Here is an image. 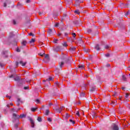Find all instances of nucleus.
<instances>
[{"mask_svg": "<svg viewBox=\"0 0 130 130\" xmlns=\"http://www.w3.org/2000/svg\"><path fill=\"white\" fill-rule=\"evenodd\" d=\"M13 122H16V121L18 123H20V120H19V118H20L19 115L16 114V113L13 114Z\"/></svg>", "mask_w": 130, "mask_h": 130, "instance_id": "1", "label": "nucleus"}, {"mask_svg": "<svg viewBox=\"0 0 130 130\" xmlns=\"http://www.w3.org/2000/svg\"><path fill=\"white\" fill-rule=\"evenodd\" d=\"M28 119L30 121L31 127L33 128L34 127H35V122H34V120H33L32 118L30 117H28Z\"/></svg>", "mask_w": 130, "mask_h": 130, "instance_id": "2", "label": "nucleus"}, {"mask_svg": "<svg viewBox=\"0 0 130 130\" xmlns=\"http://www.w3.org/2000/svg\"><path fill=\"white\" fill-rule=\"evenodd\" d=\"M16 76V73H14V74H12L11 76H9V78H14L15 81H19L20 79V77L19 76Z\"/></svg>", "mask_w": 130, "mask_h": 130, "instance_id": "3", "label": "nucleus"}, {"mask_svg": "<svg viewBox=\"0 0 130 130\" xmlns=\"http://www.w3.org/2000/svg\"><path fill=\"white\" fill-rule=\"evenodd\" d=\"M49 60H50V58H49V55L45 54L44 61H45V62H48Z\"/></svg>", "mask_w": 130, "mask_h": 130, "instance_id": "4", "label": "nucleus"}, {"mask_svg": "<svg viewBox=\"0 0 130 130\" xmlns=\"http://www.w3.org/2000/svg\"><path fill=\"white\" fill-rule=\"evenodd\" d=\"M63 108H64V107L61 106L60 108H58L57 109H55V111H57V112H58V113H61V110H63Z\"/></svg>", "mask_w": 130, "mask_h": 130, "instance_id": "5", "label": "nucleus"}, {"mask_svg": "<svg viewBox=\"0 0 130 130\" xmlns=\"http://www.w3.org/2000/svg\"><path fill=\"white\" fill-rule=\"evenodd\" d=\"M84 2V0H76L75 1V6H80V4Z\"/></svg>", "mask_w": 130, "mask_h": 130, "instance_id": "6", "label": "nucleus"}, {"mask_svg": "<svg viewBox=\"0 0 130 130\" xmlns=\"http://www.w3.org/2000/svg\"><path fill=\"white\" fill-rule=\"evenodd\" d=\"M14 36H15V35H14L13 32H11L8 39L9 42L13 40V37H14Z\"/></svg>", "mask_w": 130, "mask_h": 130, "instance_id": "7", "label": "nucleus"}, {"mask_svg": "<svg viewBox=\"0 0 130 130\" xmlns=\"http://www.w3.org/2000/svg\"><path fill=\"white\" fill-rule=\"evenodd\" d=\"M18 85L19 86H23V85H25V80H20L18 83Z\"/></svg>", "mask_w": 130, "mask_h": 130, "instance_id": "8", "label": "nucleus"}, {"mask_svg": "<svg viewBox=\"0 0 130 130\" xmlns=\"http://www.w3.org/2000/svg\"><path fill=\"white\" fill-rule=\"evenodd\" d=\"M62 49H63V48L61 46H58L55 48V51H60Z\"/></svg>", "mask_w": 130, "mask_h": 130, "instance_id": "9", "label": "nucleus"}, {"mask_svg": "<svg viewBox=\"0 0 130 130\" xmlns=\"http://www.w3.org/2000/svg\"><path fill=\"white\" fill-rule=\"evenodd\" d=\"M2 55H3L4 57H8V51H3L2 52Z\"/></svg>", "mask_w": 130, "mask_h": 130, "instance_id": "10", "label": "nucleus"}, {"mask_svg": "<svg viewBox=\"0 0 130 130\" xmlns=\"http://www.w3.org/2000/svg\"><path fill=\"white\" fill-rule=\"evenodd\" d=\"M73 23L75 25H79L80 24H82V21H81V20H75L73 21Z\"/></svg>", "mask_w": 130, "mask_h": 130, "instance_id": "11", "label": "nucleus"}, {"mask_svg": "<svg viewBox=\"0 0 130 130\" xmlns=\"http://www.w3.org/2000/svg\"><path fill=\"white\" fill-rule=\"evenodd\" d=\"M112 128H113V130H119V129L118 126H117L115 124H113Z\"/></svg>", "mask_w": 130, "mask_h": 130, "instance_id": "12", "label": "nucleus"}, {"mask_svg": "<svg viewBox=\"0 0 130 130\" xmlns=\"http://www.w3.org/2000/svg\"><path fill=\"white\" fill-rule=\"evenodd\" d=\"M61 59H63L64 60H65L67 63H68V62H69V61L70 60V59L69 58H66V57H64V56H63L61 57Z\"/></svg>", "mask_w": 130, "mask_h": 130, "instance_id": "13", "label": "nucleus"}, {"mask_svg": "<svg viewBox=\"0 0 130 130\" xmlns=\"http://www.w3.org/2000/svg\"><path fill=\"white\" fill-rule=\"evenodd\" d=\"M17 41L14 39L13 41L11 42V44H12V45H17Z\"/></svg>", "mask_w": 130, "mask_h": 130, "instance_id": "14", "label": "nucleus"}, {"mask_svg": "<svg viewBox=\"0 0 130 130\" xmlns=\"http://www.w3.org/2000/svg\"><path fill=\"white\" fill-rule=\"evenodd\" d=\"M20 64H21L22 67H25L26 66V64L27 63V62H23V61H20L19 62Z\"/></svg>", "mask_w": 130, "mask_h": 130, "instance_id": "15", "label": "nucleus"}, {"mask_svg": "<svg viewBox=\"0 0 130 130\" xmlns=\"http://www.w3.org/2000/svg\"><path fill=\"white\" fill-rule=\"evenodd\" d=\"M97 114L96 113V112H92V115L93 117H98V116L96 115Z\"/></svg>", "mask_w": 130, "mask_h": 130, "instance_id": "16", "label": "nucleus"}, {"mask_svg": "<svg viewBox=\"0 0 130 130\" xmlns=\"http://www.w3.org/2000/svg\"><path fill=\"white\" fill-rule=\"evenodd\" d=\"M26 117V115L22 114L19 115V118H25Z\"/></svg>", "mask_w": 130, "mask_h": 130, "instance_id": "17", "label": "nucleus"}, {"mask_svg": "<svg viewBox=\"0 0 130 130\" xmlns=\"http://www.w3.org/2000/svg\"><path fill=\"white\" fill-rule=\"evenodd\" d=\"M122 81H124V82H126V77H125V75H122Z\"/></svg>", "mask_w": 130, "mask_h": 130, "instance_id": "18", "label": "nucleus"}, {"mask_svg": "<svg viewBox=\"0 0 130 130\" xmlns=\"http://www.w3.org/2000/svg\"><path fill=\"white\" fill-rule=\"evenodd\" d=\"M78 68L79 69H81V70H84V69H85V66L84 65H79Z\"/></svg>", "mask_w": 130, "mask_h": 130, "instance_id": "19", "label": "nucleus"}, {"mask_svg": "<svg viewBox=\"0 0 130 130\" xmlns=\"http://www.w3.org/2000/svg\"><path fill=\"white\" fill-rule=\"evenodd\" d=\"M59 64L60 68L61 69V68H62L63 64H64V62H63L62 61L60 62H59Z\"/></svg>", "mask_w": 130, "mask_h": 130, "instance_id": "20", "label": "nucleus"}, {"mask_svg": "<svg viewBox=\"0 0 130 130\" xmlns=\"http://www.w3.org/2000/svg\"><path fill=\"white\" fill-rule=\"evenodd\" d=\"M95 49L96 50H100V47H99V44H97V45H95Z\"/></svg>", "mask_w": 130, "mask_h": 130, "instance_id": "21", "label": "nucleus"}, {"mask_svg": "<svg viewBox=\"0 0 130 130\" xmlns=\"http://www.w3.org/2000/svg\"><path fill=\"white\" fill-rule=\"evenodd\" d=\"M95 90H96V87H92L90 89V92H94V91H95Z\"/></svg>", "mask_w": 130, "mask_h": 130, "instance_id": "22", "label": "nucleus"}, {"mask_svg": "<svg viewBox=\"0 0 130 130\" xmlns=\"http://www.w3.org/2000/svg\"><path fill=\"white\" fill-rule=\"evenodd\" d=\"M37 119L38 121H39V122H41V121H42V118H41V117H38Z\"/></svg>", "mask_w": 130, "mask_h": 130, "instance_id": "23", "label": "nucleus"}, {"mask_svg": "<svg viewBox=\"0 0 130 130\" xmlns=\"http://www.w3.org/2000/svg\"><path fill=\"white\" fill-rule=\"evenodd\" d=\"M36 40L35 39H31V40L30 41H29V43L31 44V43H34V42H35Z\"/></svg>", "mask_w": 130, "mask_h": 130, "instance_id": "24", "label": "nucleus"}, {"mask_svg": "<svg viewBox=\"0 0 130 130\" xmlns=\"http://www.w3.org/2000/svg\"><path fill=\"white\" fill-rule=\"evenodd\" d=\"M48 33L49 35H50L51 34H52V29H51V28H49Z\"/></svg>", "mask_w": 130, "mask_h": 130, "instance_id": "25", "label": "nucleus"}, {"mask_svg": "<svg viewBox=\"0 0 130 130\" xmlns=\"http://www.w3.org/2000/svg\"><path fill=\"white\" fill-rule=\"evenodd\" d=\"M37 109H38L37 108H31V111H32V112H35L36 110H37Z\"/></svg>", "mask_w": 130, "mask_h": 130, "instance_id": "26", "label": "nucleus"}, {"mask_svg": "<svg viewBox=\"0 0 130 130\" xmlns=\"http://www.w3.org/2000/svg\"><path fill=\"white\" fill-rule=\"evenodd\" d=\"M49 110H48V109H47V110H46V111H45V115H49Z\"/></svg>", "mask_w": 130, "mask_h": 130, "instance_id": "27", "label": "nucleus"}, {"mask_svg": "<svg viewBox=\"0 0 130 130\" xmlns=\"http://www.w3.org/2000/svg\"><path fill=\"white\" fill-rule=\"evenodd\" d=\"M85 95L86 94L85 93V92H81L80 93V97H85Z\"/></svg>", "mask_w": 130, "mask_h": 130, "instance_id": "28", "label": "nucleus"}, {"mask_svg": "<svg viewBox=\"0 0 130 130\" xmlns=\"http://www.w3.org/2000/svg\"><path fill=\"white\" fill-rule=\"evenodd\" d=\"M70 50H71V51H75L76 50V47H71Z\"/></svg>", "mask_w": 130, "mask_h": 130, "instance_id": "29", "label": "nucleus"}, {"mask_svg": "<svg viewBox=\"0 0 130 130\" xmlns=\"http://www.w3.org/2000/svg\"><path fill=\"white\" fill-rule=\"evenodd\" d=\"M74 12L75 13V14H77V15H80V11H79V10H76L74 11Z\"/></svg>", "mask_w": 130, "mask_h": 130, "instance_id": "30", "label": "nucleus"}, {"mask_svg": "<svg viewBox=\"0 0 130 130\" xmlns=\"http://www.w3.org/2000/svg\"><path fill=\"white\" fill-rule=\"evenodd\" d=\"M22 45H24V46H25L26 44H27V41H23L22 42Z\"/></svg>", "mask_w": 130, "mask_h": 130, "instance_id": "31", "label": "nucleus"}, {"mask_svg": "<svg viewBox=\"0 0 130 130\" xmlns=\"http://www.w3.org/2000/svg\"><path fill=\"white\" fill-rule=\"evenodd\" d=\"M111 104L112 106H115V105H116V101L112 102V103Z\"/></svg>", "mask_w": 130, "mask_h": 130, "instance_id": "32", "label": "nucleus"}, {"mask_svg": "<svg viewBox=\"0 0 130 130\" xmlns=\"http://www.w3.org/2000/svg\"><path fill=\"white\" fill-rule=\"evenodd\" d=\"M96 78L98 81H100V80H101V77H100V76H99L98 75H96Z\"/></svg>", "mask_w": 130, "mask_h": 130, "instance_id": "33", "label": "nucleus"}, {"mask_svg": "<svg viewBox=\"0 0 130 130\" xmlns=\"http://www.w3.org/2000/svg\"><path fill=\"white\" fill-rule=\"evenodd\" d=\"M87 33L88 34H91V33H92V29H87Z\"/></svg>", "mask_w": 130, "mask_h": 130, "instance_id": "34", "label": "nucleus"}, {"mask_svg": "<svg viewBox=\"0 0 130 130\" xmlns=\"http://www.w3.org/2000/svg\"><path fill=\"white\" fill-rule=\"evenodd\" d=\"M20 123H18V122L14 124V127L16 128H18V126L19 125Z\"/></svg>", "mask_w": 130, "mask_h": 130, "instance_id": "35", "label": "nucleus"}, {"mask_svg": "<svg viewBox=\"0 0 130 130\" xmlns=\"http://www.w3.org/2000/svg\"><path fill=\"white\" fill-rule=\"evenodd\" d=\"M28 35H29V36H32V37H34V36H35V35L34 34L32 33V32L29 33V34H28Z\"/></svg>", "mask_w": 130, "mask_h": 130, "instance_id": "36", "label": "nucleus"}, {"mask_svg": "<svg viewBox=\"0 0 130 130\" xmlns=\"http://www.w3.org/2000/svg\"><path fill=\"white\" fill-rule=\"evenodd\" d=\"M69 117H70V116L69 115L68 113H66V116L65 117V119H68L69 118Z\"/></svg>", "mask_w": 130, "mask_h": 130, "instance_id": "37", "label": "nucleus"}, {"mask_svg": "<svg viewBox=\"0 0 130 130\" xmlns=\"http://www.w3.org/2000/svg\"><path fill=\"white\" fill-rule=\"evenodd\" d=\"M39 55H40L41 56H42V57H43V56H44V55H45V53H43V54H42L41 53H40L39 54Z\"/></svg>", "mask_w": 130, "mask_h": 130, "instance_id": "38", "label": "nucleus"}, {"mask_svg": "<svg viewBox=\"0 0 130 130\" xmlns=\"http://www.w3.org/2000/svg\"><path fill=\"white\" fill-rule=\"evenodd\" d=\"M17 7L18 8H21V7H22V4H21L20 3H18L17 4Z\"/></svg>", "mask_w": 130, "mask_h": 130, "instance_id": "39", "label": "nucleus"}, {"mask_svg": "<svg viewBox=\"0 0 130 130\" xmlns=\"http://www.w3.org/2000/svg\"><path fill=\"white\" fill-rule=\"evenodd\" d=\"M70 122H72L73 123V124H75L76 123V122H75V121L73 120L72 119H70Z\"/></svg>", "mask_w": 130, "mask_h": 130, "instance_id": "40", "label": "nucleus"}, {"mask_svg": "<svg viewBox=\"0 0 130 130\" xmlns=\"http://www.w3.org/2000/svg\"><path fill=\"white\" fill-rule=\"evenodd\" d=\"M47 120H48V121L51 122L52 121V119L51 118H48Z\"/></svg>", "mask_w": 130, "mask_h": 130, "instance_id": "41", "label": "nucleus"}, {"mask_svg": "<svg viewBox=\"0 0 130 130\" xmlns=\"http://www.w3.org/2000/svg\"><path fill=\"white\" fill-rule=\"evenodd\" d=\"M83 50L84 52H86V53L89 52V49H84Z\"/></svg>", "mask_w": 130, "mask_h": 130, "instance_id": "42", "label": "nucleus"}, {"mask_svg": "<svg viewBox=\"0 0 130 130\" xmlns=\"http://www.w3.org/2000/svg\"><path fill=\"white\" fill-rule=\"evenodd\" d=\"M125 106L127 107V108H129V109H130V104H126Z\"/></svg>", "mask_w": 130, "mask_h": 130, "instance_id": "43", "label": "nucleus"}, {"mask_svg": "<svg viewBox=\"0 0 130 130\" xmlns=\"http://www.w3.org/2000/svg\"><path fill=\"white\" fill-rule=\"evenodd\" d=\"M17 103H22V101H21V99H17Z\"/></svg>", "mask_w": 130, "mask_h": 130, "instance_id": "44", "label": "nucleus"}, {"mask_svg": "<svg viewBox=\"0 0 130 130\" xmlns=\"http://www.w3.org/2000/svg\"><path fill=\"white\" fill-rule=\"evenodd\" d=\"M24 90H29V86H27L24 87Z\"/></svg>", "mask_w": 130, "mask_h": 130, "instance_id": "45", "label": "nucleus"}, {"mask_svg": "<svg viewBox=\"0 0 130 130\" xmlns=\"http://www.w3.org/2000/svg\"><path fill=\"white\" fill-rule=\"evenodd\" d=\"M52 77H50L48 79H46V81H52Z\"/></svg>", "mask_w": 130, "mask_h": 130, "instance_id": "46", "label": "nucleus"}, {"mask_svg": "<svg viewBox=\"0 0 130 130\" xmlns=\"http://www.w3.org/2000/svg\"><path fill=\"white\" fill-rule=\"evenodd\" d=\"M128 96H129V93H126L125 97V98H128Z\"/></svg>", "mask_w": 130, "mask_h": 130, "instance_id": "47", "label": "nucleus"}, {"mask_svg": "<svg viewBox=\"0 0 130 130\" xmlns=\"http://www.w3.org/2000/svg\"><path fill=\"white\" fill-rule=\"evenodd\" d=\"M0 66L1 67V68H3V67H5V64L0 62Z\"/></svg>", "mask_w": 130, "mask_h": 130, "instance_id": "48", "label": "nucleus"}, {"mask_svg": "<svg viewBox=\"0 0 130 130\" xmlns=\"http://www.w3.org/2000/svg\"><path fill=\"white\" fill-rule=\"evenodd\" d=\"M105 56H106V57H109V56H110V53H108L105 55Z\"/></svg>", "mask_w": 130, "mask_h": 130, "instance_id": "49", "label": "nucleus"}, {"mask_svg": "<svg viewBox=\"0 0 130 130\" xmlns=\"http://www.w3.org/2000/svg\"><path fill=\"white\" fill-rule=\"evenodd\" d=\"M76 115H77L78 116H80V112L77 111L76 112Z\"/></svg>", "mask_w": 130, "mask_h": 130, "instance_id": "50", "label": "nucleus"}, {"mask_svg": "<svg viewBox=\"0 0 130 130\" xmlns=\"http://www.w3.org/2000/svg\"><path fill=\"white\" fill-rule=\"evenodd\" d=\"M69 4H72L73 0H66Z\"/></svg>", "mask_w": 130, "mask_h": 130, "instance_id": "51", "label": "nucleus"}, {"mask_svg": "<svg viewBox=\"0 0 130 130\" xmlns=\"http://www.w3.org/2000/svg\"><path fill=\"white\" fill-rule=\"evenodd\" d=\"M63 46H64L65 47H67L68 46V45L67 44V43H64L63 44Z\"/></svg>", "mask_w": 130, "mask_h": 130, "instance_id": "52", "label": "nucleus"}, {"mask_svg": "<svg viewBox=\"0 0 130 130\" xmlns=\"http://www.w3.org/2000/svg\"><path fill=\"white\" fill-rule=\"evenodd\" d=\"M6 4H11V1L10 0H7L6 1Z\"/></svg>", "mask_w": 130, "mask_h": 130, "instance_id": "53", "label": "nucleus"}, {"mask_svg": "<svg viewBox=\"0 0 130 130\" xmlns=\"http://www.w3.org/2000/svg\"><path fill=\"white\" fill-rule=\"evenodd\" d=\"M72 35L74 38H76V33L75 32L72 33Z\"/></svg>", "mask_w": 130, "mask_h": 130, "instance_id": "54", "label": "nucleus"}, {"mask_svg": "<svg viewBox=\"0 0 130 130\" xmlns=\"http://www.w3.org/2000/svg\"><path fill=\"white\" fill-rule=\"evenodd\" d=\"M13 23L14 25H16L17 24V22H16V21H15V20H13Z\"/></svg>", "mask_w": 130, "mask_h": 130, "instance_id": "55", "label": "nucleus"}, {"mask_svg": "<svg viewBox=\"0 0 130 130\" xmlns=\"http://www.w3.org/2000/svg\"><path fill=\"white\" fill-rule=\"evenodd\" d=\"M16 51L17 52H20L21 51V50H20V49H19V48H17L16 49Z\"/></svg>", "mask_w": 130, "mask_h": 130, "instance_id": "56", "label": "nucleus"}, {"mask_svg": "<svg viewBox=\"0 0 130 130\" xmlns=\"http://www.w3.org/2000/svg\"><path fill=\"white\" fill-rule=\"evenodd\" d=\"M117 95V92H115L114 93V94L113 95V96H114V97H115V96H116Z\"/></svg>", "mask_w": 130, "mask_h": 130, "instance_id": "57", "label": "nucleus"}, {"mask_svg": "<svg viewBox=\"0 0 130 130\" xmlns=\"http://www.w3.org/2000/svg\"><path fill=\"white\" fill-rule=\"evenodd\" d=\"M58 25H59V23H56L55 25V27H58Z\"/></svg>", "mask_w": 130, "mask_h": 130, "instance_id": "58", "label": "nucleus"}, {"mask_svg": "<svg viewBox=\"0 0 130 130\" xmlns=\"http://www.w3.org/2000/svg\"><path fill=\"white\" fill-rule=\"evenodd\" d=\"M36 102H37L38 103H40V100H39V99H37L36 100Z\"/></svg>", "mask_w": 130, "mask_h": 130, "instance_id": "59", "label": "nucleus"}, {"mask_svg": "<svg viewBox=\"0 0 130 130\" xmlns=\"http://www.w3.org/2000/svg\"><path fill=\"white\" fill-rule=\"evenodd\" d=\"M15 64L16 67H18L19 66V62L18 61L16 62Z\"/></svg>", "mask_w": 130, "mask_h": 130, "instance_id": "60", "label": "nucleus"}, {"mask_svg": "<svg viewBox=\"0 0 130 130\" xmlns=\"http://www.w3.org/2000/svg\"><path fill=\"white\" fill-rule=\"evenodd\" d=\"M105 48H106V49H108V48H109V46L108 45H106L105 47Z\"/></svg>", "mask_w": 130, "mask_h": 130, "instance_id": "61", "label": "nucleus"}, {"mask_svg": "<svg viewBox=\"0 0 130 130\" xmlns=\"http://www.w3.org/2000/svg\"><path fill=\"white\" fill-rule=\"evenodd\" d=\"M58 41V39H54V43H57V41Z\"/></svg>", "mask_w": 130, "mask_h": 130, "instance_id": "62", "label": "nucleus"}, {"mask_svg": "<svg viewBox=\"0 0 130 130\" xmlns=\"http://www.w3.org/2000/svg\"><path fill=\"white\" fill-rule=\"evenodd\" d=\"M4 7L5 8H6V7H7V3H4Z\"/></svg>", "mask_w": 130, "mask_h": 130, "instance_id": "63", "label": "nucleus"}, {"mask_svg": "<svg viewBox=\"0 0 130 130\" xmlns=\"http://www.w3.org/2000/svg\"><path fill=\"white\" fill-rule=\"evenodd\" d=\"M30 0H26V3L27 4H29V3H30Z\"/></svg>", "mask_w": 130, "mask_h": 130, "instance_id": "64", "label": "nucleus"}]
</instances>
